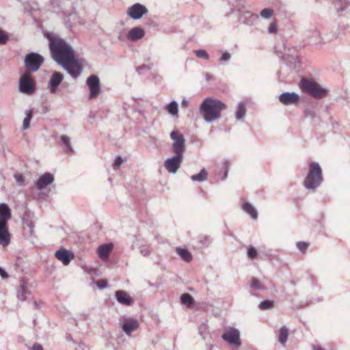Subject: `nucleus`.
I'll return each mask as SVG.
<instances>
[{
  "instance_id": "30",
  "label": "nucleus",
  "mask_w": 350,
  "mask_h": 350,
  "mask_svg": "<svg viewBox=\"0 0 350 350\" xmlns=\"http://www.w3.org/2000/svg\"><path fill=\"white\" fill-rule=\"evenodd\" d=\"M181 303L187 306H191L193 304V299L188 293H184L180 297Z\"/></svg>"
},
{
  "instance_id": "25",
  "label": "nucleus",
  "mask_w": 350,
  "mask_h": 350,
  "mask_svg": "<svg viewBox=\"0 0 350 350\" xmlns=\"http://www.w3.org/2000/svg\"><path fill=\"white\" fill-rule=\"evenodd\" d=\"M29 294V291L25 288V284H21L17 288V298L20 301H25L27 299V295Z\"/></svg>"
},
{
  "instance_id": "41",
  "label": "nucleus",
  "mask_w": 350,
  "mask_h": 350,
  "mask_svg": "<svg viewBox=\"0 0 350 350\" xmlns=\"http://www.w3.org/2000/svg\"><path fill=\"white\" fill-rule=\"evenodd\" d=\"M14 177L17 184L19 186H22L23 185V183L25 182V179H24L23 176L21 174L16 173L14 175Z\"/></svg>"
},
{
  "instance_id": "44",
  "label": "nucleus",
  "mask_w": 350,
  "mask_h": 350,
  "mask_svg": "<svg viewBox=\"0 0 350 350\" xmlns=\"http://www.w3.org/2000/svg\"><path fill=\"white\" fill-rule=\"evenodd\" d=\"M200 243L203 245H208L209 243H211V239H210V237L208 236V235H205L203 237H202V239H200Z\"/></svg>"
},
{
  "instance_id": "53",
  "label": "nucleus",
  "mask_w": 350,
  "mask_h": 350,
  "mask_svg": "<svg viewBox=\"0 0 350 350\" xmlns=\"http://www.w3.org/2000/svg\"><path fill=\"white\" fill-rule=\"evenodd\" d=\"M225 165H226V166H225L224 176L223 177L222 180H224L226 178L227 174L228 172V163L226 162Z\"/></svg>"
},
{
  "instance_id": "45",
  "label": "nucleus",
  "mask_w": 350,
  "mask_h": 350,
  "mask_svg": "<svg viewBox=\"0 0 350 350\" xmlns=\"http://www.w3.org/2000/svg\"><path fill=\"white\" fill-rule=\"evenodd\" d=\"M97 286L100 289H103L107 286V282L105 280H100L97 282Z\"/></svg>"
},
{
  "instance_id": "13",
  "label": "nucleus",
  "mask_w": 350,
  "mask_h": 350,
  "mask_svg": "<svg viewBox=\"0 0 350 350\" xmlns=\"http://www.w3.org/2000/svg\"><path fill=\"white\" fill-rule=\"evenodd\" d=\"M55 178L52 174L46 172L42 174L38 180L34 183L35 187L38 190H42L46 188L49 185L53 183Z\"/></svg>"
},
{
  "instance_id": "15",
  "label": "nucleus",
  "mask_w": 350,
  "mask_h": 350,
  "mask_svg": "<svg viewBox=\"0 0 350 350\" xmlns=\"http://www.w3.org/2000/svg\"><path fill=\"white\" fill-rule=\"evenodd\" d=\"M64 79V76L59 72H54L49 81V89L51 93L57 92V87Z\"/></svg>"
},
{
  "instance_id": "34",
  "label": "nucleus",
  "mask_w": 350,
  "mask_h": 350,
  "mask_svg": "<svg viewBox=\"0 0 350 350\" xmlns=\"http://www.w3.org/2000/svg\"><path fill=\"white\" fill-rule=\"evenodd\" d=\"M273 14V10L271 8H265L261 10L260 15L262 18L269 19Z\"/></svg>"
},
{
  "instance_id": "56",
  "label": "nucleus",
  "mask_w": 350,
  "mask_h": 350,
  "mask_svg": "<svg viewBox=\"0 0 350 350\" xmlns=\"http://www.w3.org/2000/svg\"><path fill=\"white\" fill-rule=\"evenodd\" d=\"M33 306H34V308L35 309H38V304L36 301L34 302Z\"/></svg>"
},
{
  "instance_id": "7",
  "label": "nucleus",
  "mask_w": 350,
  "mask_h": 350,
  "mask_svg": "<svg viewBox=\"0 0 350 350\" xmlns=\"http://www.w3.org/2000/svg\"><path fill=\"white\" fill-rule=\"evenodd\" d=\"M36 90L35 83L29 72H25L19 79V91L21 93L31 95Z\"/></svg>"
},
{
  "instance_id": "18",
  "label": "nucleus",
  "mask_w": 350,
  "mask_h": 350,
  "mask_svg": "<svg viewBox=\"0 0 350 350\" xmlns=\"http://www.w3.org/2000/svg\"><path fill=\"white\" fill-rule=\"evenodd\" d=\"M246 0H229L228 5L230 7L231 13L238 12H244L245 10Z\"/></svg>"
},
{
  "instance_id": "46",
  "label": "nucleus",
  "mask_w": 350,
  "mask_h": 350,
  "mask_svg": "<svg viewBox=\"0 0 350 350\" xmlns=\"http://www.w3.org/2000/svg\"><path fill=\"white\" fill-rule=\"evenodd\" d=\"M231 57V55L228 52H224L222 55V56L220 57L219 61L220 62H227L229 61Z\"/></svg>"
},
{
  "instance_id": "16",
  "label": "nucleus",
  "mask_w": 350,
  "mask_h": 350,
  "mask_svg": "<svg viewBox=\"0 0 350 350\" xmlns=\"http://www.w3.org/2000/svg\"><path fill=\"white\" fill-rule=\"evenodd\" d=\"M55 256L56 257L57 259L62 261L64 265H68L71 261V260L73 258L74 255L70 251H68L64 249H61L55 252Z\"/></svg>"
},
{
  "instance_id": "4",
  "label": "nucleus",
  "mask_w": 350,
  "mask_h": 350,
  "mask_svg": "<svg viewBox=\"0 0 350 350\" xmlns=\"http://www.w3.org/2000/svg\"><path fill=\"white\" fill-rule=\"evenodd\" d=\"M322 170L317 162H312L309 165V172L304 180V187L308 190H314L323 182Z\"/></svg>"
},
{
  "instance_id": "20",
  "label": "nucleus",
  "mask_w": 350,
  "mask_h": 350,
  "mask_svg": "<svg viewBox=\"0 0 350 350\" xmlns=\"http://www.w3.org/2000/svg\"><path fill=\"white\" fill-rule=\"evenodd\" d=\"M138 327V321L135 319H131L124 322L122 328L127 335L130 336L131 332L136 330Z\"/></svg>"
},
{
  "instance_id": "31",
  "label": "nucleus",
  "mask_w": 350,
  "mask_h": 350,
  "mask_svg": "<svg viewBox=\"0 0 350 350\" xmlns=\"http://www.w3.org/2000/svg\"><path fill=\"white\" fill-rule=\"evenodd\" d=\"M167 109L170 114H172L173 116L177 115L178 111L177 103L175 100L171 101L168 104V105L167 107Z\"/></svg>"
},
{
  "instance_id": "37",
  "label": "nucleus",
  "mask_w": 350,
  "mask_h": 350,
  "mask_svg": "<svg viewBox=\"0 0 350 350\" xmlns=\"http://www.w3.org/2000/svg\"><path fill=\"white\" fill-rule=\"evenodd\" d=\"M61 140L64 143V144L67 147L68 151H70V152L73 151L72 148L70 144V139L69 137H68L67 135H63L61 136Z\"/></svg>"
},
{
  "instance_id": "49",
  "label": "nucleus",
  "mask_w": 350,
  "mask_h": 350,
  "mask_svg": "<svg viewBox=\"0 0 350 350\" xmlns=\"http://www.w3.org/2000/svg\"><path fill=\"white\" fill-rule=\"evenodd\" d=\"M0 275L3 279H7L8 278V273L1 267H0Z\"/></svg>"
},
{
  "instance_id": "19",
  "label": "nucleus",
  "mask_w": 350,
  "mask_h": 350,
  "mask_svg": "<svg viewBox=\"0 0 350 350\" xmlns=\"http://www.w3.org/2000/svg\"><path fill=\"white\" fill-rule=\"evenodd\" d=\"M144 36L145 31L139 27H135L129 31L127 38L131 41H136L143 38Z\"/></svg>"
},
{
  "instance_id": "9",
  "label": "nucleus",
  "mask_w": 350,
  "mask_h": 350,
  "mask_svg": "<svg viewBox=\"0 0 350 350\" xmlns=\"http://www.w3.org/2000/svg\"><path fill=\"white\" fill-rule=\"evenodd\" d=\"M221 338L234 347H239L241 345L240 332L236 328H230L224 332L221 335Z\"/></svg>"
},
{
  "instance_id": "26",
  "label": "nucleus",
  "mask_w": 350,
  "mask_h": 350,
  "mask_svg": "<svg viewBox=\"0 0 350 350\" xmlns=\"http://www.w3.org/2000/svg\"><path fill=\"white\" fill-rule=\"evenodd\" d=\"M288 336V330L285 327H282L279 330V335H278V341L280 344L282 345H285Z\"/></svg>"
},
{
  "instance_id": "27",
  "label": "nucleus",
  "mask_w": 350,
  "mask_h": 350,
  "mask_svg": "<svg viewBox=\"0 0 350 350\" xmlns=\"http://www.w3.org/2000/svg\"><path fill=\"white\" fill-rule=\"evenodd\" d=\"M246 113L245 104L243 102L239 103L236 111V119L240 120L243 119Z\"/></svg>"
},
{
  "instance_id": "22",
  "label": "nucleus",
  "mask_w": 350,
  "mask_h": 350,
  "mask_svg": "<svg viewBox=\"0 0 350 350\" xmlns=\"http://www.w3.org/2000/svg\"><path fill=\"white\" fill-rule=\"evenodd\" d=\"M116 297L117 301L121 304L129 306L131 304V299L127 293L124 291H117L116 292Z\"/></svg>"
},
{
  "instance_id": "40",
  "label": "nucleus",
  "mask_w": 350,
  "mask_h": 350,
  "mask_svg": "<svg viewBox=\"0 0 350 350\" xmlns=\"http://www.w3.org/2000/svg\"><path fill=\"white\" fill-rule=\"evenodd\" d=\"M308 244L304 241H299L297 243V249L301 252L305 253L308 249Z\"/></svg>"
},
{
  "instance_id": "3",
  "label": "nucleus",
  "mask_w": 350,
  "mask_h": 350,
  "mask_svg": "<svg viewBox=\"0 0 350 350\" xmlns=\"http://www.w3.org/2000/svg\"><path fill=\"white\" fill-rule=\"evenodd\" d=\"M11 217V209L9 206L5 203H0V245L3 247L8 246L10 243L8 221Z\"/></svg>"
},
{
  "instance_id": "21",
  "label": "nucleus",
  "mask_w": 350,
  "mask_h": 350,
  "mask_svg": "<svg viewBox=\"0 0 350 350\" xmlns=\"http://www.w3.org/2000/svg\"><path fill=\"white\" fill-rule=\"evenodd\" d=\"M242 13L243 14H241L239 17V21L245 25H252L258 18V16L257 14H251L249 12L245 11Z\"/></svg>"
},
{
  "instance_id": "33",
  "label": "nucleus",
  "mask_w": 350,
  "mask_h": 350,
  "mask_svg": "<svg viewBox=\"0 0 350 350\" xmlns=\"http://www.w3.org/2000/svg\"><path fill=\"white\" fill-rule=\"evenodd\" d=\"M273 306V301L271 300H264L261 301L259 305V309L265 310L271 308Z\"/></svg>"
},
{
  "instance_id": "48",
  "label": "nucleus",
  "mask_w": 350,
  "mask_h": 350,
  "mask_svg": "<svg viewBox=\"0 0 350 350\" xmlns=\"http://www.w3.org/2000/svg\"><path fill=\"white\" fill-rule=\"evenodd\" d=\"M140 253L144 256H148L150 254V250L148 248L142 247L140 249Z\"/></svg>"
},
{
  "instance_id": "38",
  "label": "nucleus",
  "mask_w": 350,
  "mask_h": 350,
  "mask_svg": "<svg viewBox=\"0 0 350 350\" xmlns=\"http://www.w3.org/2000/svg\"><path fill=\"white\" fill-rule=\"evenodd\" d=\"M195 54L198 58H202L204 59H209V55L208 53L203 49H198L195 51Z\"/></svg>"
},
{
  "instance_id": "29",
  "label": "nucleus",
  "mask_w": 350,
  "mask_h": 350,
  "mask_svg": "<svg viewBox=\"0 0 350 350\" xmlns=\"http://www.w3.org/2000/svg\"><path fill=\"white\" fill-rule=\"evenodd\" d=\"M33 117V109H29L25 112V117L23 120V129H27L29 127L31 120Z\"/></svg>"
},
{
  "instance_id": "28",
  "label": "nucleus",
  "mask_w": 350,
  "mask_h": 350,
  "mask_svg": "<svg viewBox=\"0 0 350 350\" xmlns=\"http://www.w3.org/2000/svg\"><path fill=\"white\" fill-rule=\"evenodd\" d=\"M208 175L205 169H202L199 174L191 176L193 181L203 182L207 180Z\"/></svg>"
},
{
  "instance_id": "39",
  "label": "nucleus",
  "mask_w": 350,
  "mask_h": 350,
  "mask_svg": "<svg viewBox=\"0 0 350 350\" xmlns=\"http://www.w3.org/2000/svg\"><path fill=\"white\" fill-rule=\"evenodd\" d=\"M257 254H258V253H257V251L255 247H254L252 246H249L247 247V255L248 258H256Z\"/></svg>"
},
{
  "instance_id": "57",
  "label": "nucleus",
  "mask_w": 350,
  "mask_h": 350,
  "mask_svg": "<svg viewBox=\"0 0 350 350\" xmlns=\"http://www.w3.org/2000/svg\"><path fill=\"white\" fill-rule=\"evenodd\" d=\"M207 77L209 79L211 77L209 75H207Z\"/></svg>"
},
{
  "instance_id": "5",
  "label": "nucleus",
  "mask_w": 350,
  "mask_h": 350,
  "mask_svg": "<svg viewBox=\"0 0 350 350\" xmlns=\"http://www.w3.org/2000/svg\"><path fill=\"white\" fill-rule=\"evenodd\" d=\"M299 87L301 90L315 98H321L325 96L327 90L322 88L312 80L303 79L301 80Z\"/></svg>"
},
{
  "instance_id": "10",
  "label": "nucleus",
  "mask_w": 350,
  "mask_h": 350,
  "mask_svg": "<svg viewBox=\"0 0 350 350\" xmlns=\"http://www.w3.org/2000/svg\"><path fill=\"white\" fill-rule=\"evenodd\" d=\"M147 8L139 3H136L129 7L126 14L129 17L134 20H139L148 13Z\"/></svg>"
},
{
  "instance_id": "32",
  "label": "nucleus",
  "mask_w": 350,
  "mask_h": 350,
  "mask_svg": "<svg viewBox=\"0 0 350 350\" xmlns=\"http://www.w3.org/2000/svg\"><path fill=\"white\" fill-rule=\"evenodd\" d=\"M309 33H311L308 35V38L310 40V42H317L319 38L320 33L316 29H312Z\"/></svg>"
},
{
  "instance_id": "43",
  "label": "nucleus",
  "mask_w": 350,
  "mask_h": 350,
  "mask_svg": "<svg viewBox=\"0 0 350 350\" xmlns=\"http://www.w3.org/2000/svg\"><path fill=\"white\" fill-rule=\"evenodd\" d=\"M8 39V36L5 34L1 30H0V44H5Z\"/></svg>"
},
{
  "instance_id": "35",
  "label": "nucleus",
  "mask_w": 350,
  "mask_h": 350,
  "mask_svg": "<svg viewBox=\"0 0 350 350\" xmlns=\"http://www.w3.org/2000/svg\"><path fill=\"white\" fill-rule=\"evenodd\" d=\"M198 330H199V334H200V336L204 338L205 339L207 334H208V325L206 324V323H202L199 327H198Z\"/></svg>"
},
{
  "instance_id": "36",
  "label": "nucleus",
  "mask_w": 350,
  "mask_h": 350,
  "mask_svg": "<svg viewBox=\"0 0 350 350\" xmlns=\"http://www.w3.org/2000/svg\"><path fill=\"white\" fill-rule=\"evenodd\" d=\"M251 287L254 289H256V290H263L264 289V286L259 282V280L256 278H252Z\"/></svg>"
},
{
  "instance_id": "6",
  "label": "nucleus",
  "mask_w": 350,
  "mask_h": 350,
  "mask_svg": "<svg viewBox=\"0 0 350 350\" xmlns=\"http://www.w3.org/2000/svg\"><path fill=\"white\" fill-rule=\"evenodd\" d=\"M44 62V57L39 53L31 52L26 55L24 64L29 72H36Z\"/></svg>"
},
{
  "instance_id": "11",
  "label": "nucleus",
  "mask_w": 350,
  "mask_h": 350,
  "mask_svg": "<svg viewBox=\"0 0 350 350\" xmlns=\"http://www.w3.org/2000/svg\"><path fill=\"white\" fill-rule=\"evenodd\" d=\"M183 154H174V155L167 159L164 162V167L169 173L175 174L180 167L183 160Z\"/></svg>"
},
{
  "instance_id": "2",
  "label": "nucleus",
  "mask_w": 350,
  "mask_h": 350,
  "mask_svg": "<svg viewBox=\"0 0 350 350\" xmlns=\"http://www.w3.org/2000/svg\"><path fill=\"white\" fill-rule=\"evenodd\" d=\"M226 109L223 102L212 98H206L200 106V113L205 122L210 123L221 117V111Z\"/></svg>"
},
{
  "instance_id": "52",
  "label": "nucleus",
  "mask_w": 350,
  "mask_h": 350,
  "mask_svg": "<svg viewBox=\"0 0 350 350\" xmlns=\"http://www.w3.org/2000/svg\"><path fill=\"white\" fill-rule=\"evenodd\" d=\"M149 67L147 65H142L139 67L137 68V71L139 72L142 70H148Z\"/></svg>"
},
{
  "instance_id": "42",
  "label": "nucleus",
  "mask_w": 350,
  "mask_h": 350,
  "mask_svg": "<svg viewBox=\"0 0 350 350\" xmlns=\"http://www.w3.org/2000/svg\"><path fill=\"white\" fill-rule=\"evenodd\" d=\"M122 163L123 159H122V157H116L113 164V169L116 170Z\"/></svg>"
},
{
  "instance_id": "1",
  "label": "nucleus",
  "mask_w": 350,
  "mask_h": 350,
  "mask_svg": "<svg viewBox=\"0 0 350 350\" xmlns=\"http://www.w3.org/2000/svg\"><path fill=\"white\" fill-rule=\"evenodd\" d=\"M49 49L53 59L74 79L82 72V67L75 56L72 48L64 40L55 36L49 37Z\"/></svg>"
},
{
  "instance_id": "23",
  "label": "nucleus",
  "mask_w": 350,
  "mask_h": 350,
  "mask_svg": "<svg viewBox=\"0 0 350 350\" xmlns=\"http://www.w3.org/2000/svg\"><path fill=\"white\" fill-rule=\"evenodd\" d=\"M243 210L250 215L252 219H256L258 217V213L255 208L249 202H244L242 206Z\"/></svg>"
},
{
  "instance_id": "47",
  "label": "nucleus",
  "mask_w": 350,
  "mask_h": 350,
  "mask_svg": "<svg viewBox=\"0 0 350 350\" xmlns=\"http://www.w3.org/2000/svg\"><path fill=\"white\" fill-rule=\"evenodd\" d=\"M276 29H277L276 25L275 23H272L269 25V27L268 28V31L270 33H273L276 31Z\"/></svg>"
},
{
  "instance_id": "17",
  "label": "nucleus",
  "mask_w": 350,
  "mask_h": 350,
  "mask_svg": "<svg viewBox=\"0 0 350 350\" xmlns=\"http://www.w3.org/2000/svg\"><path fill=\"white\" fill-rule=\"evenodd\" d=\"M113 247L112 243H105L100 245L97 250L99 258L103 260H107L113 250Z\"/></svg>"
},
{
  "instance_id": "55",
  "label": "nucleus",
  "mask_w": 350,
  "mask_h": 350,
  "mask_svg": "<svg viewBox=\"0 0 350 350\" xmlns=\"http://www.w3.org/2000/svg\"><path fill=\"white\" fill-rule=\"evenodd\" d=\"M314 350H324L322 347H321L320 346H314Z\"/></svg>"
},
{
  "instance_id": "54",
  "label": "nucleus",
  "mask_w": 350,
  "mask_h": 350,
  "mask_svg": "<svg viewBox=\"0 0 350 350\" xmlns=\"http://www.w3.org/2000/svg\"><path fill=\"white\" fill-rule=\"evenodd\" d=\"M27 226L29 228L30 232L32 233L33 228V225L32 222L31 221L27 222Z\"/></svg>"
},
{
  "instance_id": "24",
  "label": "nucleus",
  "mask_w": 350,
  "mask_h": 350,
  "mask_svg": "<svg viewBox=\"0 0 350 350\" xmlns=\"http://www.w3.org/2000/svg\"><path fill=\"white\" fill-rule=\"evenodd\" d=\"M176 251L185 262H189L192 260V255L187 250L178 247L176 248Z\"/></svg>"
},
{
  "instance_id": "12",
  "label": "nucleus",
  "mask_w": 350,
  "mask_h": 350,
  "mask_svg": "<svg viewBox=\"0 0 350 350\" xmlns=\"http://www.w3.org/2000/svg\"><path fill=\"white\" fill-rule=\"evenodd\" d=\"M86 84L90 89L89 98H95L100 91V82L98 77L91 75L88 77Z\"/></svg>"
},
{
  "instance_id": "8",
  "label": "nucleus",
  "mask_w": 350,
  "mask_h": 350,
  "mask_svg": "<svg viewBox=\"0 0 350 350\" xmlns=\"http://www.w3.org/2000/svg\"><path fill=\"white\" fill-rule=\"evenodd\" d=\"M170 137L173 140L172 144V152L174 154L184 155L185 152V139L183 135L174 130L171 132Z\"/></svg>"
},
{
  "instance_id": "50",
  "label": "nucleus",
  "mask_w": 350,
  "mask_h": 350,
  "mask_svg": "<svg viewBox=\"0 0 350 350\" xmlns=\"http://www.w3.org/2000/svg\"><path fill=\"white\" fill-rule=\"evenodd\" d=\"M32 350H43L42 345L39 343H35L32 347Z\"/></svg>"
},
{
  "instance_id": "51",
  "label": "nucleus",
  "mask_w": 350,
  "mask_h": 350,
  "mask_svg": "<svg viewBox=\"0 0 350 350\" xmlns=\"http://www.w3.org/2000/svg\"><path fill=\"white\" fill-rule=\"evenodd\" d=\"M189 105V102L186 99H183L181 102V106L182 107L187 108Z\"/></svg>"
},
{
  "instance_id": "14",
  "label": "nucleus",
  "mask_w": 350,
  "mask_h": 350,
  "mask_svg": "<svg viewBox=\"0 0 350 350\" xmlns=\"http://www.w3.org/2000/svg\"><path fill=\"white\" fill-rule=\"evenodd\" d=\"M279 100L284 105L296 104L299 100V96L295 92H283L279 96Z\"/></svg>"
}]
</instances>
